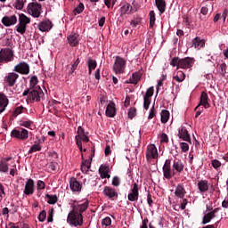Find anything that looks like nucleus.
<instances>
[{
	"mask_svg": "<svg viewBox=\"0 0 228 228\" xmlns=\"http://www.w3.org/2000/svg\"><path fill=\"white\" fill-rule=\"evenodd\" d=\"M23 97H27V102H40L41 99H44L45 94L44 91L40 87V86H37V87H29L26 89L23 94Z\"/></svg>",
	"mask_w": 228,
	"mask_h": 228,
	"instance_id": "nucleus-1",
	"label": "nucleus"
},
{
	"mask_svg": "<svg viewBox=\"0 0 228 228\" xmlns=\"http://www.w3.org/2000/svg\"><path fill=\"white\" fill-rule=\"evenodd\" d=\"M193 63H195V59L191 57H185L183 59L174 57L171 60L170 65H172V67H176V69H191Z\"/></svg>",
	"mask_w": 228,
	"mask_h": 228,
	"instance_id": "nucleus-2",
	"label": "nucleus"
},
{
	"mask_svg": "<svg viewBox=\"0 0 228 228\" xmlns=\"http://www.w3.org/2000/svg\"><path fill=\"white\" fill-rule=\"evenodd\" d=\"M67 224L71 227H81L83 225V214L71 210L68 214Z\"/></svg>",
	"mask_w": 228,
	"mask_h": 228,
	"instance_id": "nucleus-3",
	"label": "nucleus"
},
{
	"mask_svg": "<svg viewBox=\"0 0 228 228\" xmlns=\"http://www.w3.org/2000/svg\"><path fill=\"white\" fill-rule=\"evenodd\" d=\"M11 138H15L16 140H20L21 142H24L25 140H28L29 138V132L26 128H14L11 132Z\"/></svg>",
	"mask_w": 228,
	"mask_h": 228,
	"instance_id": "nucleus-4",
	"label": "nucleus"
},
{
	"mask_svg": "<svg viewBox=\"0 0 228 228\" xmlns=\"http://www.w3.org/2000/svg\"><path fill=\"white\" fill-rule=\"evenodd\" d=\"M28 13L34 17L35 19H38L40 15H42V4L37 2H31L28 5Z\"/></svg>",
	"mask_w": 228,
	"mask_h": 228,
	"instance_id": "nucleus-5",
	"label": "nucleus"
},
{
	"mask_svg": "<svg viewBox=\"0 0 228 228\" xmlns=\"http://www.w3.org/2000/svg\"><path fill=\"white\" fill-rule=\"evenodd\" d=\"M127 61L120 57V56H116L114 65H113V70L115 74H124L126 72V65Z\"/></svg>",
	"mask_w": 228,
	"mask_h": 228,
	"instance_id": "nucleus-6",
	"label": "nucleus"
},
{
	"mask_svg": "<svg viewBox=\"0 0 228 228\" xmlns=\"http://www.w3.org/2000/svg\"><path fill=\"white\" fill-rule=\"evenodd\" d=\"M10 61H13V51L10 48L1 49L0 63H10Z\"/></svg>",
	"mask_w": 228,
	"mask_h": 228,
	"instance_id": "nucleus-7",
	"label": "nucleus"
},
{
	"mask_svg": "<svg viewBox=\"0 0 228 228\" xmlns=\"http://www.w3.org/2000/svg\"><path fill=\"white\" fill-rule=\"evenodd\" d=\"M71 208L72 211H75V213H80V215H83L86 209H88V200H86L84 203H79L76 200H71Z\"/></svg>",
	"mask_w": 228,
	"mask_h": 228,
	"instance_id": "nucleus-8",
	"label": "nucleus"
},
{
	"mask_svg": "<svg viewBox=\"0 0 228 228\" xmlns=\"http://www.w3.org/2000/svg\"><path fill=\"white\" fill-rule=\"evenodd\" d=\"M138 197H140V186L138 183H134L127 195V199L130 202H136Z\"/></svg>",
	"mask_w": 228,
	"mask_h": 228,
	"instance_id": "nucleus-9",
	"label": "nucleus"
},
{
	"mask_svg": "<svg viewBox=\"0 0 228 228\" xmlns=\"http://www.w3.org/2000/svg\"><path fill=\"white\" fill-rule=\"evenodd\" d=\"M162 170H163L165 179L169 180V179H172L174 175H175V171L172 169L170 159H167L165 161Z\"/></svg>",
	"mask_w": 228,
	"mask_h": 228,
	"instance_id": "nucleus-10",
	"label": "nucleus"
},
{
	"mask_svg": "<svg viewBox=\"0 0 228 228\" xmlns=\"http://www.w3.org/2000/svg\"><path fill=\"white\" fill-rule=\"evenodd\" d=\"M13 71L22 76H28L29 74V64L26 61H21L14 66Z\"/></svg>",
	"mask_w": 228,
	"mask_h": 228,
	"instance_id": "nucleus-11",
	"label": "nucleus"
},
{
	"mask_svg": "<svg viewBox=\"0 0 228 228\" xmlns=\"http://www.w3.org/2000/svg\"><path fill=\"white\" fill-rule=\"evenodd\" d=\"M17 79H19V74L15 72H11L4 77V81L5 85L12 87V86H15V83H17Z\"/></svg>",
	"mask_w": 228,
	"mask_h": 228,
	"instance_id": "nucleus-12",
	"label": "nucleus"
},
{
	"mask_svg": "<svg viewBox=\"0 0 228 228\" xmlns=\"http://www.w3.org/2000/svg\"><path fill=\"white\" fill-rule=\"evenodd\" d=\"M146 159L147 161H149L150 159H158V148H156V145H148L146 151Z\"/></svg>",
	"mask_w": 228,
	"mask_h": 228,
	"instance_id": "nucleus-13",
	"label": "nucleus"
},
{
	"mask_svg": "<svg viewBox=\"0 0 228 228\" xmlns=\"http://www.w3.org/2000/svg\"><path fill=\"white\" fill-rule=\"evenodd\" d=\"M24 195L29 196L35 193V180L28 178L25 183V188L23 190Z\"/></svg>",
	"mask_w": 228,
	"mask_h": 228,
	"instance_id": "nucleus-14",
	"label": "nucleus"
},
{
	"mask_svg": "<svg viewBox=\"0 0 228 228\" xmlns=\"http://www.w3.org/2000/svg\"><path fill=\"white\" fill-rule=\"evenodd\" d=\"M103 195H105V197H108L111 200H117V199H118V192H117V190L110 186L104 187Z\"/></svg>",
	"mask_w": 228,
	"mask_h": 228,
	"instance_id": "nucleus-15",
	"label": "nucleus"
},
{
	"mask_svg": "<svg viewBox=\"0 0 228 228\" xmlns=\"http://www.w3.org/2000/svg\"><path fill=\"white\" fill-rule=\"evenodd\" d=\"M209 97L208 96V93L206 92H202L201 95H200V101L199 105L195 108V111H197V110H199V108H200V106H203V108H205V110H208V108H209Z\"/></svg>",
	"mask_w": 228,
	"mask_h": 228,
	"instance_id": "nucleus-16",
	"label": "nucleus"
},
{
	"mask_svg": "<svg viewBox=\"0 0 228 228\" xmlns=\"http://www.w3.org/2000/svg\"><path fill=\"white\" fill-rule=\"evenodd\" d=\"M8 104H10V100L8 99V96H6L3 93H0V115L1 113H4V111H6Z\"/></svg>",
	"mask_w": 228,
	"mask_h": 228,
	"instance_id": "nucleus-17",
	"label": "nucleus"
},
{
	"mask_svg": "<svg viewBox=\"0 0 228 228\" xmlns=\"http://www.w3.org/2000/svg\"><path fill=\"white\" fill-rule=\"evenodd\" d=\"M53 21L50 20H46L44 21H41L38 25L37 28L39 31H42L43 33L45 31H51L53 29Z\"/></svg>",
	"mask_w": 228,
	"mask_h": 228,
	"instance_id": "nucleus-18",
	"label": "nucleus"
},
{
	"mask_svg": "<svg viewBox=\"0 0 228 228\" xmlns=\"http://www.w3.org/2000/svg\"><path fill=\"white\" fill-rule=\"evenodd\" d=\"M2 24L6 28H10V26H14V24H17V16H4L2 19Z\"/></svg>",
	"mask_w": 228,
	"mask_h": 228,
	"instance_id": "nucleus-19",
	"label": "nucleus"
},
{
	"mask_svg": "<svg viewBox=\"0 0 228 228\" xmlns=\"http://www.w3.org/2000/svg\"><path fill=\"white\" fill-rule=\"evenodd\" d=\"M178 136L184 142H189L191 143V137H190V134L188 133L186 127L182 126V128L178 130Z\"/></svg>",
	"mask_w": 228,
	"mask_h": 228,
	"instance_id": "nucleus-20",
	"label": "nucleus"
},
{
	"mask_svg": "<svg viewBox=\"0 0 228 228\" xmlns=\"http://www.w3.org/2000/svg\"><path fill=\"white\" fill-rule=\"evenodd\" d=\"M209 15L210 13H209V8H208V4L202 6L200 9V12L199 14L200 20H201V22H206V20L209 19Z\"/></svg>",
	"mask_w": 228,
	"mask_h": 228,
	"instance_id": "nucleus-21",
	"label": "nucleus"
},
{
	"mask_svg": "<svg viewBox=\"0 0 228 228\" xmlns=\"http://www.w3.org/2000/svg\"><path fill=\"white\" fill-rule=\"evenodd\" d=\"M77 135L75 137H77L78 139L82 140V142H85L86 143H88L90 142V138H88V135L85 132V129L82 126L77 127Z\"/></svg>",
	"mask_w": 228,
	"mask_h": 228,
	"instance_id": "nucleus-22",
	"label": "nucleus"
},
{
	"mask_svg": "<svg viewBox=\"0 0 228 228\" xmlns=\"http://www.w3.org/2000/svg\"><path fill=\"white\" fill-rule=\"evenodd\" d=\"M92 157H90L89 159L82 161L80 169L83 174H88L90 168H92Z\"/></svg>",
	"mask_w": 228,
	"mask_h": 228,
	"instance_id": "nucleus-23",
	"label": "nucleus"
},
{
	"mask_svg": "<svg viewBox=\"0 0 228 228\" xmlns=\"http://www.w3.org/2000/svg\"><path fill=\"white\" fill-rule=\"evenodd\" d=\"M99 174L102 179H110L111 175H110V167L106 165H102L99 168Z\"/></svg>",
	"mask_w": 228,
	"mask_h": 228,
	"instance_id": "nucleus-24",
	"label": "nucleus"
},
{
	"mask_svg": "<svg viewBox=\"0 0 228 228\" xmlns=\"http://www.w3.org/2000/svg\"><path fill=\"white\" fill-rule=\"evenodd\" d=\"M68 44L71 47H77L79 45V35L74 33L68 37Z\"/></svg>",
	"mask_w": 228,
	"mask_h": 228,
	"instance_id": "nucleus-25",
	"label": "nucleus"
},
{
	"mask_svg": "<svg viewBox=\"0 0 228 228\" xmlns=\"http://www.w3.org/2000/svg\"><path fill=\"white\" fill-rule=\"evenodd\" d=\"M105 113L107 115V117L113 118V117H115V115H117V109L115 108V103L110 102L107 105Z\"/></svg>",
	"mask_w": 228,
	"mask_h": 228,
	"instance_id": "nucleus-26",
	"label": "nucleus"
},
{
	"mask_svg": "<svg viewBox=\"0 0 228 228\" xmlns=\"http://www.w3.org/2000/svg\"><path fill=\"white\" fill-rule=\"evenodd\" d=\"M173 170L174 172H177L178 174H181L183 170H184V164L183 163V160L175 159L173 162Z\"/></svg>",
	"mask_w": 228,
	"mask_h": 228,
	"instance_id": "nucleus-27",
	"label": "nucleus"
},
{
	"mask_svg": "<svg viewBox=\"0 0 228 228\" xmlns=\"http://www.w3.org/2000/svg\"><path fill=\"white\" fill-rule=\"evenodd\" d=\"M198 190H200V193H206L209 190V183L208 180H200L198 182Z\"/></svg>",
	"mask_w": 228,
	"mask_h": 228,
	"instance_id": "nucleus-28",
	"label": "nucleus"
},
{
	"mask_svg": "<svg viewBox=\"0 0 228 228\" xmlns=\"http://www.w3.org/2000/svg\"><path fill=\"white\" fill-rule=\"evenodd\" d=\"M175 197L178 199H184V195H186V189H184V185L179 183L175 191Z\"/></svg>",
	"mask_w": 228,
	"mask_h": 228,
	"instance_id": "nucleus-29",
	"label": "nucleus"
},
{
	"mask_svg": "<svg viewBox=\"0 0 228 228\" xmlns=\"http://www.w3.org/2000/svg\"><path fill=\"white\" fill-rule=\"evenodd\" d=\"M69 187L73 191H81V183L74 177L69 180Z\"/></svg>",
	"mask_w": 228,
	"mask_h": 228,
	"instance_id": "nucleus-30",
	"label": "nucleus"
},
{
	"mask_svg": "<svg viewBox=\"0 0 228 228\" xmlns=\"http://www.w3.org/2000/svg\"><path fill=\"white\" fill-rule=\"evenodd\" d=\"M86 63L88 67L89 76H91L92 71L97 69V61L92 59V57H88Z\"/></svg>",
	"mask_w": 228,
	"mask_h": 228,
	"instance_id": "nucleus-31",
	"label": "nucleus"
},
{
	"mask_svg": "<svg viewBox=\"0 0 228 228\" xmlns=\"http://www.w3.org/2000/svg\"><path fill=\"white\" fill-rule=\"evenodd\" d=\"M155 6L158 8L160 14H163L167 10V2L165 0H155Z\"/></svg>",
	"mask_w": 228,
	"mask_h": 228,
	"instance_id": "nucleus-32",
	"label": "nucleus"
},
{
	"mask_svg": "<svg viewBox=\"0 0 228 228\" xmlns=\"http://www.w3.org/2000/svg\"><path fill=\"white\" fill-rule=\"evenodd\" d=\"M192 44L196 49H200V47H204L206 42L200 37H197L192 40Z\"/></svg>",
	"mask_w": 228,
	"mask_h": 228,
	"instance_id": "nucleus-33",
	"label": "nucleus"
},
{
	"mask_svg": "<svg viewBox=\"0 0 228 228\" xmlns=\"http://www.w3.org/2000/svg\"><path fill=\"white\" fill-rule=\"evenodd\" d=\"M142 78V76H140V73L134 72L132 74V78L127 81V83H130V85H138V81Z\"/></svg>",
	"mask_w": 228,
	"mask_h": 228,
	"instance_id": "nucleus-34",
	"label": "nucleus"
},
{
	"mask_svg": "<svg viewBox=\"0 0 228 228\" xmlns=\"http://www.w3.org/2000/svg\"><path fill=\"white\" fill-rule=\"evenodd\" d=\"M160 117L162 124H167L168 122V118H170V112L167 110H163L160 113Z\"/></svg>",
	"mask_w": 228,
	"mask_h": 228,
	"instance_id": "nucleus-35",
	"label": "nucleus"
},
{
	"mask_svg": "<svg viewBox=\"0 0 228 228\" xmlns=\"http://www.w3.org/2000/svg\"><path fill=\"white\" fill-rule=\"evenodd\" d=\"M19 22L20 24L28 26V24L31 22V20L28 16H26L24 13H21L19 15Z\"/></svg>",
	"mask_w": 228,
	"mask_h": 228,
	"instance_id": "nucleus-36",
	"label": "nucleus"
},
{
	"mask_svg": "<svg viewBox=\"0 0 228 228\" xmlns=\"http://www.w3.org/2000/svg\"><path fill=\"white\" fill-rule=\"evenodd\" d=\"M45 199H47V203L51 205L56 204V202H58V196L56 195L45 194Z\"/></svg>",
	"mask_w": 228,
	"mask_h": 228,
	"instance_id": "nucleus-37",
	"label": "nucleus"
},
{
	"mask_svg": "<svg viewBox=\"0 0 228 228\" xmlns=\"http://www.w3.org/2000/svg\"><path fill=\"white\" fill-rule=\"evenodd\" d=\"M174 79L178 83H183V79H186V75L183 71H177L176 76L174 77Z\"/></svg>",
	"mask_w": 228,
	"mask_h": 228,
	"instance_id": "nucleus-38",
	"label": "nucleus"
},
{
	"mask_svg": "<svg viewBox=\"0 0 228 228\" xmlns=\"http://www.w3.org/2000/svg\"><path fill=\"white\" fill-rule=\"evenodd\" d=\"M150 28H154V24H156V12L154 11H150Z\"/></svg>",
	"mask_w": 228,
	"mask_h": 228,
	"instance_id": "nucleus-39",
	"label": "nucleus"
},
{
	"mask_svg": "<svg viewBox=\"0 0 228 228\" xmlns=\"http://www.w3.org/2000/svg\"><path fill=\"white\" fill-rule=\"evenodd\" d=\"M40 151H42V146L40 145V143L34 144L30 147L28 154H33V152H38Z\"/></svg>",
	"mask_w": 228,
	"mask_h": 228,
	"instance_id": "nucleus-40",
	"label": "nucleus"
},
{
	"mask_svg": "<svg viewBox=\"0 0 228 228\" xmlns=\"http://www.w3.org/2000/svg\"><path fill=\"white\" fill-rule=\"evenodd\" d=\"M0 172L6 174L8 172V163L4 160H0Z\"/></svg>",
	"mask_w": 228,
	"mask_h": 228,
	"instance_id": "nucleus-41",
	"label": "nucleus"
},
{
	"mask_svg": "<svg viewBox=\"0 0 228 228\" xmlns=\"http://www.w3.org/2000/svg\"><path fill=\"white\" fill-rule=\"evenodd\" d=\"M26 25L19 22V24L16 26V31L20 33V35H24V33H26Z\"/></svg>",
	"mask_w": 228,
	"mask_h": 228,
	"instance_id": "nucleus-42",
	"label": "nucleus"
},
{
	"mask_svg": "<svg viewBox=\"0 0 228 228\" xmlns=\"http://www.w3.org/2000/svg\"><path fill=\"white\" fill-rule=\"evenodd\" d=\"M26 3V0H16L14 3V7L16 10H22L24 8V4Z\"/></svg>",
	"mask_w": 228,
	"mask_h": 228,
	"instance_id": "nucleus-43",
	"label": "nucleus"
},
{
	"mask_svg": "<svg viewBox=\"0 0 228 228\" xmlns=\"http://www.w3.org/2000/svg\"><path fill=\"white\" fill-rule=\"evenodd\" d=\"M74 13L76 15V13L79 14V13H83V12H85V4L83 3H79L78 5L77 6V8L74 9Z\"/></svg>",
	"mask_w": 228,
	"mask_h": 228,
	"instance_id": "nucleus-44",
	"label": "nucleus"
},
{
	"mask_svg": "<svg viewBox=\"0 0 228 228\" xmlns=\"http://www.w3.org/2000/svg\"><path fill=\"white\" fill-rule=\"evenodd\" d=\"M30 88H37V85H38V77L37 76H33L29 80Z\"/></svg>",
	"mask_w": 228,
	"mask_h": 228,
	"instance_id": "nucleus-45",
	"label": "nucleus"
},
{
	"mask_svg": "<svg viewBox=\"0 0 228 228\" xmlns=\"http://www.w3.org/2000/svg\"><path fill=\"white\" fill-rule=\"evenodd\" d=\"M121 13L126 14V13H133L131 12V5L129 4H126L121 7Z\"/></svg>",
	"mask_w": 228,
	"mask_h": 228,
	"instance_id": "nucleus-46",
	"label": "nucleus"
},
{
	"mask_svg": "<svg viewBox=\"0 0 228 228\" xmlns=\"http://www.w3.org/2000/svg\"><path fill=\"white\" fill-rule=\"evenodd\" d=\"M154 95V86H151L147 89L145 95L143 96L146 99H151Z\"/></svg>",
	"mask_w": 228,
	"mask_h": 228,
	"instance_id": "nucleus-47",
	"label": "nucleus"
},
{
	"mask_svg": "<svg viewBox=\"0 0 228 228\" xmlns=\"http://www.w3.org/2000/svg\"><path fill=\"white\" fill-rule=\"evenodd\" d=\"M139 8H140V4H138V2L134 0L132 2V5L130 6V12H132V13H134V12H136Z\"/></svg>",
	"mask_w": 228,
	"mask_h": 228,
	"instance_id": "nucleus-48",
	"label": "nucleus"
},
{
	"mask_svg": "<svg viewBox=\"0 0 228 228\" xmlns=\"http://www.w3.org/2000/svg\"><path fill=\"white\" fill-rule=\"evenodd\" d=\"M76 143L81 152H86V149L83 150V142H81V139L75 137Z\"/></svg>",
	"mask_w": 228,
	"mask_h": 228,
	"instance_id": "nucleus-49",
	"label": "nucleus"
},
{
	"mask_svg": "<svg viewBox=\"0 0 228 228\" xmlns=\"http://www.w3.org/2000/svg\"><path fill=\"white\" fill-rule=\"evenodd\" d=\"M180 149L182 152H188L190 151V145L187 142H180Z\"/></svg>",
	"mask_w": 228,
	"mask_h": 228,
	"instance_id": "nucleus-50",
	"label": "nucleus"
},
{
	"mask_svg": "<svg viewBox=\"0 0 228 228\" xmlns=\"http://www.w3.org/2000/svg\"><path fill=\"white\" fill-rule=\"evenodd\" d=\"M211 165H212L213 168H215L216 170L222 167V162H220V160H218V159H213L211 161Z\"/></svg>",
	"mask_w": 228,
	"mask_h": 228,
	"instance_id": "nucleus-51",
	"label": "nucleus"
},
{
	"mask_svg": "<svg viewBox=\"0 0 228 228\" xmlns=\"http://www.w3.org/2000/svg\"><path fill=\"white\" fill-rule=\"evenodd\" d=\"M45 218H47V212L45 210H42L38 215L39 222H45Z\"/></svg>",
	"mask_w": 228,
	"mask_h": 228,
	"instance_id": "nucleus-52",
	"label": "nucleus"
},
{
	"mask_svg": "<svg viewBox=\"0 0 228 228\" xmlns=\"http://www.w3.org/2000/svg\"><path fill=\"white\" fill-rule=\"evenodd\" d=\"M211 220H213V218L211 217V216L208 213L203 216V220H202V224L203 225H206V224H209V222H211Z\"/></svg>",
	"mask_w": 228,
	"mask_h": 228,
	"instance_id": "nucleus-53",
	"label": "nucleus"
},
{
	"mask_svg": "<svg viewBox=\"0 0 228 228\" xmlns=\"http://www.w3.org/2000/svg\"><path fill=\"white\" fill-rule=\"evenodd\" d=\"M81 62V61L79 60V58H77L74 63L71 66V71L70 74H74V72L76 71V69H77V65H79V63Z\"/></svg>",
	"mask_w": 228,
	"mask_h": 228,
	"instance_id": "nucleus-54",
	"label": "nucleus"
},
{
	"mask_svg": "<svg viewBox=\"0 0 228 228\" xmlns=\"http://www.w3.org/2000/svg\"><path fill=\"white\" fill-rule=\"evenodd\" d=\"M136 117V109L135 108H130L128 111V118H134Z\"/></svg>",
	"mask_w": 228,
	"mask_h": 228,
	"instance_id": "nucleus-55",
	"label": "nucleus"
},
{
	"mask_svg": "<svg viewBox=\"0 0 228 228\" xmlns=\"http://www.w3.org/2000/svg\"><path fill=\"white\" fill-rule=\"evenodd\" d=\"M102 224V225H105V227H110V225H111V218L110 216L105 217Z\"/></svg>",
	"mask_w": 228,
	"mask_h": 228,
	"instance_id": "nucleus-56",
	"label": "nucleus"
},
{
	"mask_svg": "<svg viewBox=\"0 0 228 228\" xmlns=\"http://www.w3.org/2000/svg\"><path fill=\"white\" fill-rule=\"evenodd\" d=\"M33 124V121L31 120H27V121H21L20 126H23V127H27L29 128L31 127V125Z\"/></svg>",
	"mask_w": 228,
	"mask_h": 228,
	"instance_id": "nucleus-57",
	"label": "nucleus"
},
{
	"mask_svg": "<svg viewBox=\"0 0 228 228\" xmlns=\"http://www.w3.org/2000/svg\"><path fill=\"white\" fill-rule=\"evenodd\" d=\"M149 106H151V98L143 97V108L144 110H149Z\"/></svg>",
	"mask_w": 228,
	"mask_h": 228,
	"instance_id": "nucleus-58",
	"label": "nucleus"
},
{
	"mask_svg": "<svg viewBox=\"0 0 228 228\" xmlns=\"http://www.w3.org/2000/svg\"><path fill=\"white\" fill-rule=\"evenodd\" d=\"M160 142L161 143H168V135H167L165 133H162L160 134Z\"/></svg>",
	"mask_w": 228,
	"mask_h": 228,
	"instance_id": "nucleus-59",
	"label": "nucleus"
},
{
	"mask_svg": "<svg viewBox=\"0 0 228 228\" xmlns=\"http://www.w3.org/2000/svg\"><path fill=\"white\" fill-rule=\"evenodd\" d=\"M112 186H120V178L118 176H114L112 179Z\"/></svg>",
	"mask_w": 228,
	"mask_h": 228,
	"instance_id": "nucleus-60",
	"label": "nucleus"
},
{
	"mask_svg": "<svg viewBox=\"0 0 228 228\" xmlns=\"http://www.w3.org/2000/svg\"><path fill=\"white\" fill-rule=\"evenodd\" d=\"M220 69H221V74H222L223 76H225V74H227V64L222 63V64L220 65Z\"/></svg>",
	"mask_w": 228,
	"mask_h": 228,
	"instance_id": "nucleus-61",
	"label": "nucleus"
},
{
	"mask_svg": "<svg viewBox=\"0 0 228 228\" xmlns=\"http://www.w3.org/2000/svg\"><path fill=\"white\" fill-rule=\"evenodd\" d=\"M22 110H24V107L22 105L18 106L14 109L13 114L14 115H20V113H22Z\"/></svg>",
	"mask_w": 228,
	"mask_h": 228,
	"instance_id": "nucleus-62",
	"label": "nucleus"
},
{
	"mask_svg": "<svg viewBox=\"0 0 228 228\" xmlns=\"http://www.w3.org/2000/svg\"><path fill=\"white\" fill-rule=\"evenodd\" d=\"M53 215H54V208H52V209H50L49 211H48V218H47V222L48 223H51V222H53Z\"/></svg>",
	"mask_w": 228,
	"mask_h": 228,
	"instance_id": "nucleus-63",
	"label": "nucleus"
},
{
	"mask_svg": "<svg viewBox=\"0 0 228 228\" xmlns=\"http://www.w3.org/2000/svg\"><path fill=\"white\" fill-rule=\"evenodd\" d=\"M37 186V190H45V183L44 181L38 180Z\"/></svg>",
	"mask_w": 228,
	"mask_h": 228,
	"instance_id": "nucleus-64",
	"label": "nucleus"
}]
</instances>
